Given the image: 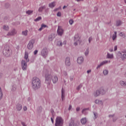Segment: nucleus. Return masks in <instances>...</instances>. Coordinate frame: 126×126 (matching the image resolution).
<instances>
[{"instance_id":"1","label":"nucleus","mask_w":126,"mask_h":126,"mask_svg":"<svg viewBox=\"0 0 126 126\" xmlns=\"http://www.w3.org/2000/svg\"><path fill=\"white\" fill-rule=\"evenodd\" d=\"M42 75L45 77V83L47 84V88L48 89H53V85L51 84V80L52 79L53 83H56V82H58V77L57 76H52L49 72V70L45 69V68L43 69Z\"/></svg>"},{"instance_id":"2","label":"nucleus","mask_w":126,"mask_h":126,"mask_svg":"<svg viewBox=\"0 0 126 126\" xmlns=\"http://www.w3.org/2000/svg\"><path fill=\"white\" fill-rule=\"evenodd\" d=\"M41 87V80L37 77H34L32 80V88L34 90H37Z\"/></svg>"},{"instance_id":"3","label":"nucleus","mask_w":126,"mask_h":126,"mask_svg":"<svg viewBox=\"0 0 126 126\" xmlns=\"http://www.w3.org/2000/svg\"><path fill=\"white\" fill-rule=\"evenodd\" d=\"M28 52H25L24 59L25 60H22L21 62V65L23 70H26L27 69V63H29L30 60L28 59Z\"/></svg>"},{"instance_id":"4","label":"nucleus","mask_w":126,"mask_h":126,"mask_svg":"<svg viewBox=\"0 0 126 126\" xmlns=\"http://www.w3.org/2000/svg\"><path fill=\"white\" fill-rule=\"evenodd\" d=\"M12 52L9 46H5L3 50V54L5 57H10L11 56Z\"/></svg>"},{"instance_id":"5","label":"nucleus","mask_w":126,"mask_h":126,"mask_svg":"<svg viewBox=\"0 0 126 126\" xmlns=\"http://www.w3.org/2000/svg\"><path fill=\"white\" fill-rule=\"evenodd\" d=\"M55 126H63V119L60 116H57L55 120Z\"/></svg>"},{"instance_id":"6","label":"nucleus","mask_w":126,"mask_h":126,"mask_svg":"<svg viewBox=\"0 0 126 126\" xmlns=\"http://www.w3.org/2000/svg\"><path fill=\"white\" fill-rule=\"evenodd\" d=\"M106 93V92L103 89H100L99 90H97L95 92H94V97H98L100 95V94H102L104 95Z\"/></svg>"},{"instance_id":"7","label":"nucleus","mask_w":126,"mask_h":126,"mask_svg":"<svg viewBox=\"0 0 126 126\" xmlns=\"http://www.w3.org/2000/svg\"><path fill=\"white\" fill-rule=\"evenodd\" d=\"M48 50L46 48H43L41 52V55L44 59H46L48 57Z\"/></svg>"},{"instance_id":"8","label":"nucleus","mask_w":126,"mask_h":126,"mask_svg":"<svg viewBox=\"0 0 126 126\" xmlns=\"http://www.w3.org/2000/svg\"><path fill=\"white\" fill-rule=\"evenodd\" d=\"M74 46H77L78 44H80V37H79V35L78 34H76L74 36Z\"/></svg>"},{"instance_id":"9","label":"nucleus","mask_w":126,"mask_h":126,"mask_svg":"<svg viewBox=\"0 0 126 126\" xmlns=\"http://www.w3.org/2000/svg\"><path fill=\"white\" fill-rule=\"evenodd\" d=\"M34 44H35V40L34 39L31 40L28 44V49L29 50H32L33 49V47L34 46Z\"/></svg>"},{"instance_id":"10","label":"nucleus","mask_w":126,"mask_h":126,"mask_svg":"<svg viewBox=\"0 0 126 126\" xmlns=\"http://www.w3.org/2000/svg\"><path fill=\"white\" fill-rule=\"evenodd\" d=\"M118 55L121 57L123 60L126 59V50H124L122 52H118Z\"/></svg>"},{"instance_id":"11","label":"nucleus","mask_w":126,"mask_h":126,"mask_svg":"<svg viewBox=\"0 0 126 126\" xmlns=\"http://www.w3.org/2000/svg\"><path fill=\"white\" fill-rule=\"evenodd\" d=\"M17 33V31H16V30L15 29H12L8 32V33L7 34V36H14V35H16V34Z\"/></svg>"},{"instance_id":"12","label":"nucleus","mask_w":126,"mask_h":126,"mask_svg":"<svg viewBox=\"0 0 126 126\" xmlns=\"http://www.w3.org/2000/svg\"><path fill=\"white\" fill-rule=\"evenodd\" d=\"M64 31L63 30V29L62 27L58 26L57 29V33L59 35V36H63Z\"/></svg>"},{"instance_id":"13","label":"nucleus","mask_w":126,"mask_h":126,"mask_svg":"<svg viewBox=\"0 0 126 126\" xmlns=\"http://www.w3.org/2000/svg\"><path fill=\"white\" fill-rule=\"evenodd\" d=\"M61 99L62 101H64V99L65 98V91L64 90V89H63V88H62V91H61Z\"/></svg>"},{"instance_id":"14","label":"nucleus","mask_w":126,"mask_h":126,"mask_svg":"<svg viewBox=\"0 0 126 126\" xmlns=\"http://www.w3.org/2000/svg\"><path fill=\"white\" fill-rule=\"evenodd\" d=\"M65 64L66 65V66H70L71 63H70V58L69 57H67L65 59Z\"/></svg>"},{"instance_id":"15","label":"nucleus","mask_w":126,"mask_h":126,"mask_svg":"<svg viewBox=\"0 0 126 126\" xmlns=\"http://www.w3.org/2000/svg\"><path fill=\"white\" fill-rule=\"evenodd\" d=\"M106 63H108V61H104L100 63L99 64H98L96 67V69H99L101 66H102V65H104V64H106Z\"/></svg>"},{"instance_id":"16","label":"nucleus","mask_w":126,"mask_h":126,"mask_svg":"<svg viewBox=\"0 0 126 126\" xmlns=\"http://www.w3.org/2000/svg\"><path fill=\"white\" fill-rule=\"evenodd\" d=\"M56 35H55L54 33H52L48 36V41H53Z\"/></svg>"},{"instance_id":"17","label":"nucleus","mask_w":126,"mask_h":126,"mask_svg":"<svg viewBox=\"0 0 126 126\" xmlns=\"http://www.w3.org/2000/svg\"><path fill=\"white\" fill-rule=\"evenodd\" d=\"M16 109L17 111L20 112L21 110H22V105L20 103H18L16 105Z\"/></svg>"},{"instance_id":"18","label":"nucleus","mask_w":126,"mask_h":126,"mask_svg":"<svg viewBox=\"0 0 126 126\" xmlns=\"http://www.w3.org/2000/svg\"><path fill=\"white\" fill-rule=\"evenodd\" d=\"M66 40H64L63 42H62V41H59L57 42V45L59 46V47H62L63 45H66Z\"/></svg>"},{"instance_id":"19","label":"nucleus","mask_w":126,"mask_h":126,"mask_svg":"<svg viewBox=\"0 0 126 126\" xmlns=\"http://www.w3.org/2000/svg\"><path fill=\"white\" fill-rule=\"evenodd\" d=\"M84 61V59H83V57H80L78 58V59L77 60V62L78 63H79V64L82 63H83Z\"/></svg>"},{"instance_id":"20","label":"nucleus","mask_w":126,"mask_h":126,"mask_svg":"<svg viewBox=\"0 0 126 126\" xmlns=\"http://www.w3.org/2000/svg\"><path fill=\"white\" fill-rule=\"evenodd\" d=\"M49 7L50 8H54L56 6V1H53L48 4Z\"/></svg>"},{"instance_id":"21","label":"nucleus","mask_w":126,"mask_h":126,"mask_svg":"<svg viewBox=\"0 0 126 126\" xmlns=\"http://www.w3.org/2000/svg\"><path fill=\"white\" fill-rule=\"evenodd\" d=\"M81 123L82 125H85L86 123H87V118H83L81 119Z\"/></svg>"},{"instance_id":"22","label":"nucleus","mask_w":126,"mask_h":126,"mask_svg":"<svg viewBox=\"0 0 126 126\" xmlns=\"http://www.w3.org/2000/svg\"><path fill=\"white\" fill-rule=\"evenodd\" d=\"M106 59H114V54H111L108 52L106 55Z\"/></svg>"},{"instance_id":"23","label":"nucleus","mask_w":126,"mask_h":126,"mask_svg":"<svg viewBox=\"0 0 126 126\" xmlns=\"http://www.w3.org/2000/svg\"><path fill=\"white\" fill-rule=\"evenodd\" d=\"M89 110V108H84L82 110V114H84V115H87L88 113V111Z\"/></svg>"},{"instance_id":"24","label":"nucleus","mask_w":126,"mask_h":126,"mask_svg":"<svg viewBox=\"0 0 126 126\" xmlns=\"http://www.w3.org/2000/svg\"><path fill=\"white\" fill-rule=\"evenodd\" d=\"M46 8V5H43L42 6L38 8V12H42L43 10H44V9H45Z\"/></svg>"},{"instance_id":"25","label":"nucleus","mask_w":126,"mask_h":126,"mask_svg":"<svg viewBox=\"0 0 126 126\" xmlns=\"http://www.w3.org/2000/svg\"><path fill=\"white\" fill-rule=\"evenodd\" d=\"M117 38V32H114V34H113L112 35V40L113 41H115L116 39Z\"/></svg>"},{"instance_id":"26","label":"nucleus","mask_w":126,"mask_h":126,"mask_svg":"<svg viewBox=\"0 0 126 126\" xmlns=\"http://www.w3.org/2000/svg\"><path fill=\"white\" fill-rule=\"evenodd\" d=\"M3 29L5 30V31H8V30H9V27L7 25H4L3 26Z\"/></svg>"},{"instance_id":"27","label":"nucleus","mask_w":126,"mask_h":126,"mask_svg":"<svg viewBox=\"0 0 126 126\" xmlns=\"http://www.w3.org/2000/svg\"><path fill=\"white\" fill-rule=\"evenodd\" d=\"M122 21L118 20L116 22V26H120V25H122Z\"/></svg>"},{"instance_id":"28","label":"nucleus","mask_w":126,"mask_h":126,"mask_svg":"<svg viewBox=\"0 0 126 126\" xmlns=\"http://www.w3.org/2000/svg\"><path fill=\"white\" fill-rule=\"evenodd\" d=\"M22 34L24 35V36H27V35H28V31L26 30V31H23Z\"/></svg>"},{"instance_id":"29","label":"nucleus","mask_w":126,"mask_h":126,"mask_svg":"<svg viewBox=\"0 0 126 126\" xmlns=\"http://www.w3.org/2000/svg\"><path fill=\"white\" fill-rule=\"evenodd\" d=\"M42 20V17L41 16H39L37 18H36L35 19H34V21L35 22H38V21H40V20Z\"/></svg>"},{"instance_id":"30","label":"nucleus","mask_w":126,"mask_h":126,"mask_svg":"<svg viewBox=\"0 0 126 126\" xmlns=\"http://www.w3.org/2000/svg\"><path fill=\"white\" fill-rule=\"evenodd\" d=\"M83 86V84L82 83L80 84L76 88L77 90H80L81 88H82V87Z\"/></svg>"},{"instance_id":"31","label":"nucleus","mask_w":126,"mask_h":126,"mask_svg":"<svg viewBox=\"0 0 126 126\" xmlns=\"http://www.w3.org/2000/svg\"><path fill=\"white\" fill-rule=\"evenodd\" d=\"M94 102L95 103V104H102L101 100H100L99 99L95 100Z\"/></svg>"},{"instance_id":"32","label":"nucleus","mask_w":126,"mask_h":126,"mask_svg":"<svg viewBox=\"0 0 126 126\" xmlns=\"http://www.w3.org/2000/svg\"><path fill=\"white\" fill-rule=\"evenodd\" d=\"M12 91H15L16 90V85H14L12 86V87L11 88Z\"/></svg>"},{"instance_id":"33","label":"nucleus","mask_w":126,"mask_h":126,"mask_svg":"<svg viewBox=\"0 0 126 126\" xmlns=\"http://www.w3.org/2000/svg\"><path fill=\"white\" fill-rule=\"evenodd\" d=\"M120 36H121V37H123V38H125V37H126V34H125V33L124 32H120L119 33Z\"/></svg>"},{"instance_id":"34","label":"nucleus","mask_w":126,"mask_h":126,"mask_svg":"<svg viewBox=\"0 0 126 126\" xmlns=\"http://www.w3.org/2000/svg\"><path fill=\"white\" fill-rule=\"evenodd\" d=\"M88 54H89V48H87L85 52V56H88Z\"/></svg>"},{"instance_id":"35","label":"nucleus","mask_w":126,"mask_h":126,"mask_svg":"<svg viewBox=\"0 0 126 126\" xmlns=\"http://www.w3.org/2000/svg\"><path fill=\"white\" fill-rule=\"evenodd\" d=\"M120 84L122 85V86H126V83L123 81H120Z\"/></svg>"},{"instance_id":"36","label":"nucleus","mask_w":126,"mask_h":126,"mask_svg":"<svg viewBox=\"0 0 126 126\" xmlns=\"http://www.w3.org/2000/svg\"><path fill=\"white\" fill-rule=\"evenodd\" d=\"M103 73L104 75H107V74H108V73H109V72L107 70H104L103 71Z\"/></svg>"},{"instance_id":"37","label":"nucleus","mask_w":126,"mask_h":126,"mask_svg":"<svg viewBox=\"0 0 126 126\" xmlns=\"http://www.w3.org/2000/svg\"><path fill=\"white\" fill-rule=\"evenodd\" d=\"M33 13V11L32 10H28L26 11L27 14H29V15H30L31 14V13Z\"/></svg>"},{"instance_id":"38","label":"nucleus","mask_w":126,"mask_h":126,"mask_svg":"<svg viewBox=\"0 0 126 126\" xmlns=\"http://www.w3.org/2000/svg\"><path fill=\"white\" fill-rule=\"evenodd\" d=\"M73 22H74L73 21V20H72V19H70L69 21V23L70 25H72V24H73Z\"/></svg>"},{"instance_id":"39","label":"nucleus","mask_w":126,"mask_h":126,"mask_svg":"<svg viewBox=\"0 0 126 126\" xmlns=\"http://www.w3.org/2000/svg\"><path fill=\"white\" fill-rule=\"evenodd\" d=\"M57 16H58V17H61V16H62V12H61L60 11L58 12L57 13Z\"/></svg>"},{"instance_id":"40","label":"nucleus","mask_w":126,"mask_h":126,"mask_svg":"<svg viewBox=\"0 0 126 126\" xmlns=\"http://www.w3.org/2000/svg\"><path fill=\"white\" fill-rule=\"evenodd\" d=\"M94 119H97V117H98V114L96 112H94Z\"/></svg>"},{"instance_id":"41","label":"nucleus","mask_w":126,"mask_h":126,"mask_svg":"<svg viewBox=\"0 0 126 126\" xmlns=\"http://www.w3.org/2000/svg\"><path fill=\"white\" fill-rule=\"evenodd\" d=\"M93 39V38L92 37V36H91L89 38V43H91V41H92V40Z\"/></svg>"},{"instance_id":"42","label":"nucleus","mask_w":126,"mask_h":126,"mask_svg":"<svg viewBox=\"0 0 126 126\" xmlns=\"http://www.w3.org/2000/svg\"><path fill=\"white\" fill-rule=\"evenodd\" d=\"M5 7H6V8H8V7H9V3H6L5 4Z\"/></svg>"},{"instance_id":"43","label":"nucleus","mask_w":126,"mask_h":126,"mask_svg":"<svg viewBox=\"0 0 126 126\" xmlns=\"http://www.w3.org/2000/svg\"><path fill=\"white\" fill-rule=\"evenodd\" d=\"M41 26L42 27V28H46V27H47V28H48L47 26L46 25H45V24H42L41 25Z\"/></svg>"},{"instance_id":"44","label":"nucleus","mask_w":126,"mask_h":126,"mask_svg":"<svg viewBox=\"0 0 126 126\" xmlns=\"http://www.w3.org/2000/svg\"><path fill=\"white\" fill-rule=\"evenodd\" d=\"M37 54H38V50H35L33 52V55H37Z\"/></svg>"},{"instance_id":"45","label":"nucleus","mask_w":126,"mask_h":126,"mask_svg":"<svg viewBox=\"0 0 126 126\" xmlns=\"http://www.w3.org/2000/svg\"><path fill=\"white\" fill-rule=\"evenodd\" d=\"M23 110H24V111L25 112V111H27V107H26V106H24V107H23Z\"/></svg>"},{"instance_id":"46","label":"nucleus","mask_w":126,"mask_h":126,"mask_svg":"<svg viewBox=\"0 0 126 126\" xmlns=\"http://www.w3.org/2000/svg\"><path fill=\"white\" fill-rule=\"evenodd\" d=\"M117 120H118V118L117 117H114L113 119V122H116V121H117Z\"/></svg>"},{"instance_id":"47","label":"nucleus","mask_w":126,"mask_h":126,"mask_svg":"<svg viewBox=\"0 0 126 126\" xmlns=\"http://www.w3.org/2000/svg\"><path fill=\"white\" fill-rule=\"evenodd\" d=\"M21 125H22L23 126H26V125H25V122H21Z\"/></svg>"},{"instance_id":"48","label":"nucleus","mask_w":126,"mask_h":126,"mask_svg":"<svg viewBox=\"0 0 126 126\" xmlns=\"http://www.w3.org/2000/svg\"><path fill=\"white\" fill-rule=\"evenodd\" d=\"M117 50H118V46H115L114 47V51H117Z\"/></svg>"},{"instance_id":"49","label":"nucleus","mask_w":126,"mask_h":126,"mask_svg":"<svg viewBox=\"0 0 126 126\" xmlns=\"http://www.w3.org/2000/svg\"><path fill=\"white\" fill-rule=\"evenodd\" d=\"M115 116V115L113 114V115H109V118H113L114 117V116Z\"/></svg>"},{"instance_id":"50","label":"nucleus","mask_w":126,"mask_h":126,"mask_svg":"<svg viewBox=\"0 0 126 126\" xmlns=\"http://www.w3.org/2000/svg\"><path fill=\"white\" fill-rule=\"evenodd\" d=\"M43 30V28L41 27L38 29V31H42Z\"/></svg>"},{"instance_id":"51","label":"nucleus","mask_w":126,"mask_h":126,"mask_svg":"<svg viewBox=\"0 0 126 126\" xmlns=\"http://www.w3.org/2000/svg\"><path fill=\"white\" fill-rule=\"evenodd\" d=\"M63 74L64 75H65V76H66V71H64L63 72Z\"/></svg>"},{"instance_id":"52","label":"nucleus","mask_w":126,"mask_h":126,"mask_svg":"<svg viewBox=\"0 0 126 126\" xmlns=\"http://www.w3.org/2000/svg\"><path fill=\"white\" fill-rule=\"evenodd\" d=\"M97 10H98V7H94V11H97Z\"/></svg>"},{"instance_id":"53","label":"nucleus","mask_w":126,"mask_h":126,"mask_svg":"<svg viewBox=\"0 0 126 126\" xmlns=\"http://www.w3.org/2000/svg\"><path fill=\"white\" fill-rule=\"evenodd\" d=\"M58 10H59V9H58V8H57L54 9L53 11L56 12V11H58Z\"/></svg>"},{"instance_id":"54","label":"nucleus","mask_w":126,"mask_h":126,"mask_svg":"<svg viewBox=\"0 0 126 126\" xmlns=\"http://www.w3.org/2000/svg\"><path fill=\"white\" fill-rule=\"evenodd\" d=\"M71 108H72L71 105H69V108H68V110L70 111V110H71Z\"/></svg>"},{"instance_id":"55","label":"nucleus","mask_w":126,"mask_h":126,"mask_svg":"<svg viewBox=\"0 0 126 126\" xmlns=\"http://www.w3.org/2000/svg\"><path fill=\"white\" fill-rule=\"evenodd\" d=\"M79 110H80V108L77 107V108H76V111H77V112L79 111Z\"/></svg>"},{"instance_id":"56","label":"nucleus","mask_w":126,"mask_h":126,"mask_svg":"<svg viewBox=\"0 0 126 126\" xmlns=\"http://www.w3.org/2000/svg\"><path fill=\"white\" fill-rule=\"evenodd\" d=\"M51 121L52 124H54V119H53V118H52V117L51 118Z\"/></svg>"},{"instance_id":"57","label":"nucleus","mask_w":126,"mask_h":126,"mask_svg":"<svg viewBox=\"0 0 126 126\" xmlns=\"http://www.w3.org/2000/svg\"><path fill=\"white\" fill-rule=\"evenodd\" d=\"M87 73H88V74L90 73V72H91V70H87Z\"/></svg>"},{"instance_id":"58","label":"nucleus","mask_w":126,"mask_h":126,"mask_svg":"<svg viewBox=\"0 0 126 126\" xmlns=\"http://www.w3.org/2000/svg\"><path fill=\"white\" fill-rule=\"evenodd\" d=\"M114 50L113 49H109V52H110L111 53H112V52H113Z\"/></svg>"},{"instance_id":"59","label":"nucleus","mask_w":126,"mask_h":126,"mask_svg":"<svg viewBox=\"0 0 126 126\" xmlns=\"http://www.w3.org/2000/svg\"><path fill=\"white\" fill-rule=\"evenodd\" d=\"M58 9V10H60V9H62V7L60 6L59 7L57 8Z\"/></svg>"},{"instance_id":"60","label":"nucleus","mask_w":126,"mask_h":126,"mask_svg":"<svg viewBox=\"0 0 126 126\" xmlns=\"http://www.w3.org/2000/svg\"><path fill=\"white\" fill-rule=\"evenodd\" d=\"M70 80H71V81H72V80H73V78L70 77Z\"/></svg>"},{"instance_id":"61","label":"nucleus","mask_w":126,"mask_h":126,"mask_svg":"<svg viewBox=\"0 0 126 126\" xmlns=\"http://www.w3.org/2000/svg\"><path fill=\"white\" fill-rule=\"evenodd\" d=\"M83 0H76V1H78V2H79V1H81Z\"/></svg>"},{"instance_id":"62","label":"nucleus","mask_w":126,"mask_h":126,"mask_svg":"<svg viewBox=\"0 0 126 126\" xmlns=\"http://www.w3.org/2000/svg\"><path fill=\"white\" fill-rule=\"evenodd\" d=\"M66 7V6H63V9H64V8H65Z\"/></svg>"},{"instance_id":"63","label":"nucleus","mask_w":126,"mask_h":126,"mask_svg":"<svg viewBox=\"0 0 126 126\" xmlns=\"http://www.w3.org/2000/svg\"><path fill=\"white\" fill-rule=\"evenodd\" d=\"M45 100H46V102H49V100L47 98H45Z\"/></svg>"},{"instance_id":"64","label":"nucleus","mask_w":126,"mask_h":126,"mask_svg":"<svg viewBox=\"0 0 126 126\" xmlns=\"http://www.w3.org/2000/svg\"><path fill=\"white\" fill-rule=\"evenodd\" d=\"M2 75V74L1 73H0V78H1Z\"/></svg>"}]
</instances>
